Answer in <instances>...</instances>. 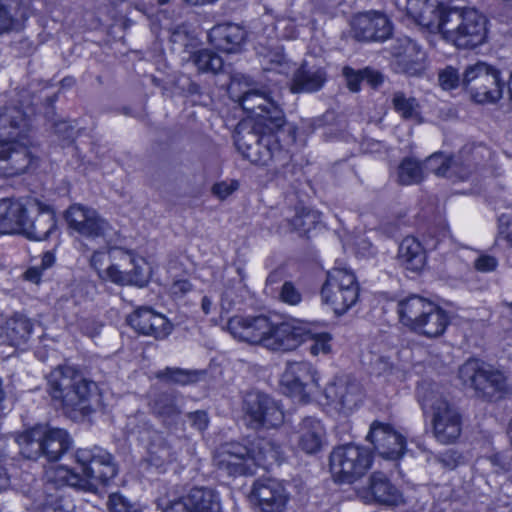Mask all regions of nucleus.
Instances as JSON below:
<instances>
[{"label":"nucleus","mask_w":512,"mask_h":512,"mask_svg":"<svg viewBox=\"0 0 512 512\" xmlns=\"http://www.w3.org/2000/svg\"><path fill=\"white\" fill-rule=\"evenodd\" d=\"M272 93V90L252 89L239 99L254 124L244 121L237 126L235 145L244 158L257 165H268L283 153L278 134L285 130V117Z\"/></svg>","instance_id":"nucleus-1"},{"label":"nucleus","mask_w":512,"mask_h":512,"mask_svg":"<svg viewBox=\"0 0 512 512\" xmlns=\"http://www.w3.org/2000/svg\"><path fill=\"white\" fill-rule=\"evenodd\" d=\"M30 120L18 107L0 106V175L23 173L31 164Z\"/></svg>","instance_id":"nucleus-2"},{"label":"nucleus","mask_w":512,"mask_h":512,"mask_svg":"<svg viewBox=\"0 0 512 512\" xmlns=\"http://www.w3.org/2000/svg\"><path fill=\"white\" fill-rule=\"evenodd\" d=\"M280 455V446L273 440L257 438L250 446L239 442L221 445L215 452L214 463L218 470L235 477L254 474L259 467L269 469Z\"/></svg>","instance_id":"nucleus-3"},{"label":"nucleus","mask_w":512,"mask_h":512,"mask_svg":"<svg viewBox=\"0 0 512 512\" xmlns=\"http://www.w3.org/2000/svg\"><path fill=\"white\" fill-rule=\"evenodd\" d=\"M96 391L97 384L71 366L57 367L48 377V392L66 413L88 414Z\"/></svg>","instance_id":"nucleus-4"},{"label":"nucleus","mask_w":512,"mask_h":512,"mask_svg":"<svg viewBox=\"0 0 512 512\" xmlns=\"http://www.w3.org/2000/svg\"><path fill=\"white\" fill-rule=\"evenodd\" d=\"M488 20L478 10L450 7L438 33L448 43L460 49H474L487 41Z\"/></svg>","instance_id":"nucleus-5"},{"label":"nucleus","mask_w":512,"mask_h":512,"mask_svg":"<svg viewBox=\"0 0 512 512\" xmlns=\"http://www.w3.org/2000/svg\"><path fill=\"white\" fill-rule=\"evenodd\" d=\"M397 312L403 326L426 338L443 335L450 323L447 311L433 301L415 294L399 300Z\"/></svg>","instance_id":"nucleus-6"},{"label":"nucleus","mask_w":512,"mask_h":512,"mask_svg":"<svg viewBox=\"0 0 512 512\" xmlns=\"http://www.w3.org/2000/svg\"><path fill=\"white\" fill-rule=\"evenodd\" d=\"M288 319L273 323L264 315H236L227 323L233 338L249 344L261 345L272 351H283Z\"/></svg>","instance_id":"nucleus-7"},{"label":"nucleus","mask_w":512,"mask_h":512,"mask_svg":"<svg viewBox=\"0 0 512 512\" xmlns=\"http://www.w3.org/2000/svg\"><path fill=\"white\" fill-rule=\"evenodd\" d=\"M419 402L432 418L433 432L442 444L453 443L461 434V415L438 390L430 385L418 388Z\"/></svg>","instance_id":"nucleus-8"},{"label":"nucleus","mask_w":512,"mask_h":512,"mask_svg":"<svg viewBox=\"0 0 512 512\" xmlns=\"http://www.w3.org/2000/svg\"><path fill=\"white\" fill-rule=\"evenodd\" d=\"M490 157L489 149L482 144H467L453 158L435 153L425 161V168L437 176L468 179Z\"/></svg>","instance_id":"nucleus-9"},{"label":"nucleus","mask_w":512,"mask_h":512,"mask_svg":"<svg viewBox=\"0 0 512 512\" xmlns=\"http://www.w3.org/2000/svg\"><path fill=\"white\" fill-rule=\"evenodd\" d=\"M21 453L29 459L45 455L48 460H57L71 445L68 433L47 425H36L17 437Z\"/></svg>","instance_id":"nucleus-10"},{"label":"nucleus","mask_w":512,"mask_h":512,"mask_svg":"<svg viewBox=\"0 0 512 512\" xmlns=\"http://www.w3.org/2000/svg\"><path fill=\"white\" fill-rule=\"evenodd\" d=\"M359 286L354 273L345 268H334L327 273L321 289L322 301L331 306L334 313H346L358 300Z\"/></svg>","instance_id":"nucleus-11"},{"label":"nucleus","mask_w":512,"mask_h":512,"mask_svg":"<svg viewBox=\"0 0 512 512\" xmlns=\"http://www.w3.org/2000/svg\"><path fill=\"white\" fill-rule=\"evenodd\" d=\"M64 218L71 233L89 241H103L109 245L116 234L114 228L99 213L82 204H73L65 212Z\"/></svg>","instance_id":"nucleus-12"},{"label":"nucleus","mask_w":512,"mask_h":512,"mask_svg":"<svg viewBox=\"0 0 512 512\" xmlns=\"http://www.w3.org/2000/svg\"><path fill=\"white\" fill-rule=\"evenodd\" d=\"M370 452L354 444L340 445L330 454V470L335 481L352 483L371 466Z\"/></svg>","instance_id":"nucleus-13"},{"label":"nucleus","mask_w":512,"mask_h":512,"mask_svg":"<svg viewBox=\"0 0 512 512\" xmlns=\"http://www.w3.org/2000/svg\"><path fill=\"white\" fill-rule=\"evenodd\" d=\"M332 335L317 325L297 319H288L283 352L293 351L303 342H309L308 351L312 356L328 355L332 351Z\"/></svg>","instance_id":"nucleus-14"},{"label":"nucleus","mask_w":512,"mask_h":512,"mask_svg":"<svg viewBox=\"0 0 512 512\" xmlns=\"http://www.w3.org/2000/svg\"><path fill=\"white\" fill-rule=\"evenodd\" d=\"M473 86V98L478 103L496 102L503 95L504 84L500 72L485 62L468 65L463 72L462 84Z\"/></svg>","instance_id":"nucleus-15"},{"label":"nucleus","mask_w":512,"mask_h":512,"mask_svg":"<svg viewBox=\"0 0 512 512\" xmlns=\"http://www.w3.org/2000/svg\"><path fill=\"white\" fill-rule=\"evenodd\" d=\"M283 392L299 402H308L319 388V376L308 362L288 363L280 380Z\"/></svg>","instance_id":"nucleus-16"},{"label":"nucleus","mask_w":512,"mask_h":512,"mask_svg":"<svg viewBox=\"0 0 512 512\" xmlns=\"http://www.w3.org/2000/svg\"><path fill=\"white\" fill-rule=\"evenodd\" d=\"M242 410L247 424L255 429L277 427L284 414L277 402L258 391L248 392L243 399Z\"/></svg>","instance_id":"nucleus-17"},{"label":"nucleus","mask_w":512,"mask_h":512,"mask_svg":"<svg viewBox=\"0 0 512 512\" xmlns=\"http://www.w3.org/2000/svg\"><path fill=\"white\" fill-rule=\"evenodd\" d=\"M459 377L464 384L470 385L489 397H494L495 393L502 394L507 391L503 373L476 359H470L460 367Z\"/></svg>","instance_id":"nucleus-18"},{"label":"nucleus","mask_w":512,"mask_h":512,"mask_svg":"<svg viewBox=\"0 0 512 512\" xmlns=\"http://www.w3.org/2000/svg\"><path fill=\"white\" fill-rule=\"evenodd\" d=\"M76 460L81 477H86L90 470L94 472L95 477H91L85 491L92 490L98 483H107L117 474V468L111 454L101 447L78 449Z\"/></svg>","instance_id":"nucleus-19"},{"label":"nucleus","mask_w":512,"mask_h":512,"mask_svg":"<svg viewBox=\"0 0 512 512\" xmlns=\"http://www.w3.org/2000/svg\"><path fill=\"white\" fill-rule=\"evenodd\" d=\"M289 500V492L280 480L260 478L253 483L250 501L260 512H284Z\"/></svg>","instance_id":"nucleus-20"},{"label":"nucleus","mask_w":512,"mask_h":512,"mask_svg":"<svg viewBox=\"0 0 512 512\" xmlns=\"http://www.w3.org/2000/svg\"><path fill=\"white\" fill-rule=\"evenodd\" d=\"M327 404L343 413L355 409L362 400L361 385L349 376L335 378L324 389Z\"/></svg>","instance_id":"nucleus-21"},{"label":"nucleus","mask_w":512,"mask_h":512,"mask_svg":"<svg viewBox=\"0 0 512 512\" xmlns=\"http://www.w3.org/2000/svg\"><path fill=\"white\" fill-rule=\"evenodd\" d=\"M450 7L447 0H407L406 11L415 23L438 33Z\"/></svg>","instance_id":"nucleus-22"},{"label":"nucleus","mask_w":512,"mask_h":512,"mask_svg":"<svg viewBox=\"0 0 512 512\" xmlns=\"http://www.w3.org/2000/svg\"><path fill=\"white\" fill-rule=\"evenodd\" d=\"M164 512H221L220 497L211 488L195 487L186 496L171 502Z\"/></svg>","instance_id":"nucleus-23"},{"label":"nucleus","mask_w":512,"mask_h":512,"mask_svg":"<svg viewBox=\"0 0 512 512\" xmlns=\"http://www.w3.org/2000/svg\"><path fill=\"white\" fill-rule=\"evenodd\" d=\"M375 450L385 459L397 460L405 451V438L390 425L373 422L367 435Z\"/></svg>","instance_id":"nucleus-24"},{"label":"nucleus","mask_w":512,"mask_h":512,"mask_svg":"<svg viewBox=\"0 0 512 512\" xmlns=\"http://www.w3.org/2000/svg\"><path fill=\"white\" fill-rule=\"evenodd\" d=\"M57 229L56 217L52 208L37 199H30V214L23 234L28 238L43 241Z\"/></svg>","instance_id":"nucleus-25"},{"label":"nucleus","mask_w":512,"mask_h":512,"mask_svg":"<svg viewBox=\"0 0 512 512\" xmlns=\"http://www.w3.org/2000/svg\"><path fill=\"white\" fill-rule=\"evenodd\" d=\"M352 32L360 41H384L391 35V24L381 13H364L352 20Z\"/></svg>","instance_id":"nucleus-26"},{"label":"nucleus","mask_w":512,"mask_h":512,"mask_svg":"<svg viewBox=\"0 0 512 512\" xmlns=\"http://www.w3.org/2000/svg\"><path fill=\"white\" fill-rule=\"evenodd\" d=\"M30 214V199H0V233L23 234Z\"/></svg>","instance_id":"nucleus-27"},{"label":"nucleus","mask_w":512,"mask_h":512,"mask_svg":"<svg viewBox=\"0 0 512 512\" xmlns=\"http://www.w3.org/2000/svg\"><path fill=\"white\" fill-rule=\"evenodd\" d=\"M115 256H121L124 266L120 269L121 281H117L118 285H135L138 287L145 286L150 278V267L146 260L135 255L131 251H116Z\"/></svg>","instance_id":"nucleus-28"},{"label":"nucleus","mask_w":512,"mask_h":512,"mask_svg":"<svg viewBox=\"0 0 512 512\" xmlns=\"http://www.w3.org/2000/svg\"><path fill=\"white\" fill-rule=\"evenodd\" d=\"M401 51L395 52L394 69L410 76L421 74L425 69L426 53L414 41L406 39Z\"/></svg>","instance_id":"nucleus-29"},{"label":"nucleus","mask_w":512,"mask_h":512,"mask_svg":"<svg viewBox=\"0 0 512 512\" xmlns=\"http://www.w3.org/2000/svg\"><path fill=\"white\" fill-rule=\"evenodd\" d=\"M116 251H125L117 247L96 250L90 258V265L95 269L99 278L117 284L121 281L120 269L124 266L121 256H115Z\"/></svg>","instance_id":"nucleus-30"},{"label":"nucleus","mask_w":512,"mask_h":512,"mask_svg":"<svg viewBox=\"0 0 512 512\" xmlns=\"http://www.w3.org/2000/svg\"><path fill=\"white\" fill-rule=\"evenodd\" d=\"M245 37V30L233 23L219 24L213 27L209 33V38L214 46L226 53L236 52Z\"/></svg>","instance_id":"nucleus-31"},{"label":"nucleus","mask_w":512,"mask_h":512,"mask_svg":"<svg viewBox=\"0 0 512 512\" xmlns=\"http://www.w3.org/2000/svg\"><path fill=\"white\" fill-rule=\"evenodd\" d=\"M325 428L319 419L306 417L298 430V446L307 454L317 453L324 442Z\"/></svg>","instance_id":"nucleus-32"},{"label":"nucleus","mask_w":512,"mask_h":512,"mask_svg":"<svg viewBox=\"0 0 512 512\" xmlns=\"http://www.w3.org/2000/svg\"><path fill=\"white\" fill-rule=\"evenodd\" d=\"M326 81V73L321 67L301 65L294 73L290 87L293 93H310L322 88Z\"/></svg>","instance_id":"nucleus-33"},{"label":"nucleus","mask_w":512,"mask_h":512,"mask_svg":"<svg viewBox=\"0 0 512 512\" xmlns=\"http://www.w3.org/2000/svg\"><path fill=\"white\" fill-rule=\"evenodd\" d=\"M93 471H89L86 477H81L80 471H74L66 466L51 464L45 471L48 482L57 487L68 485L73 488L87 489L91 477H95Z\"/></svg>","instance_id":"nucleus-34"},{"label":"nucleus","mask_w":512,"mask_h":512,"mask_svg":"<svg viewBox=\"0 0 512 512\" xmlns=\"http://www.w3.org/2000/svg\"><path fill=\"white\" fill-rule=\"evenodd\" d=\"M365 497L369 500L373 499L379 503L388 505H397L403 501L402 495L398 489L380 472L374 473L370 477L368 491Z\"/></svg>","instance_id":"nucleus-35"},{"label":"nucleus","mask_w":512,"mask_h":512,"mask_svg":"<svg viewBox=\"0 0 512 512\" xmlns=\"http://www.w3.org/2000/svg\"><path fill=\"white\" fill-rule=\"evenodd\" d=\"M32 322L21 314H14L1 327L0 337L11 346L27 342L32 333Z\"/></svg>","instance_id":"nucleus-36"},{"label":"nucleus","mask_w":512,"mask_h":512,"mask_svg":"<svg viewBox=\"0 0 512 512\" xmlns=\"http://www.w3.org/2000/svg\"><path fill=\"white\" fill-rule=\"evenodd\" d=\"M398 258L400 263L413 272L421 271L426 264V253L418 239L405 237L399 245Z\"/></svg>","instance_id":"nucleus-37"},{"label":"nucleus","mask_w":512,"mask_h":512,"mask_svg":"<svg viewBox=\"0 0 512 512\" xmlns=\"http://www.w3.org/2000/svg\"><path fill=\"white\" fill-rule=\"evenodd\" d=\"M394 110L405 119H417L419 117V104L414 97L407 96L397 91L392 96Z\"/></svg>","instance_id":"nucleus-38"},{"label":"nucleus","mask_w":512,"mask_h":512,"mask_svg":"<svg viewBox=\"0 0 512 512\" xmlns=\"http://www.w3.org/2000/svg\"><path fill=\"white\" fill-rule=\"evenodd\" d=\"M192 60L200 72L218 73L223 67L222 58L208 49L197 51Z\"/></svg>","instance_id":"nucleus-39"},{"label":"nucleus","mask_w":512,"mask_h":512,"mask_svg":"<svg viewBox=\"0 0 512 512\" xmlns=\"http://www.w3.org/2000/svg\"><path fill=\"white\" fill-rule=\"evenodd\" d=\"M398 178L403 185L419 183L423 179L421 165L411 158L404 159L398 169Z\"/></svg>","instance_id":"nucleus-40"},{"label":"nucleus","mask_w":512,"mask_h":512,"mask_svg":"<svg viewBox=\"0 0 512 512\" xmlns=\"http://www.w3.org/2000/svg\"><path fill=\"white\" fill-rule=\"evenodd\" d=\"M321 220V215L314 210L301 208L296 212L294 218L290 221L292 230L299 233L309 232Z\"/></svg>","instance_id":"nucleus-41"},{"label":"nucleus","mask_w":512,"mask_h":512,"mask_svg":"<svg viewBox=\"0 0 512 512\" xmlns=\"http://www.w3.org/2000/svg\"><path fill=\"white\" fill-rule=\"evenodd\" d=\"M175 459L170 446L162 438L149 447V462L151 465L160 468Z\"/></svg>","instance_id":"nucleus-42"},{"label":"nucleus","mask_w":512,"mask_h":512,"mask_svg":"<svg viewBox=\"0 0 512 512\" xmlns=\"http://www.w3.org/2000/svg\"><path fill=\"white\" fill-rule=\"evenodd\" d=\"M154 412L166 422H174L180 414L176 399L169 395H162L153 404Z\"/></svg>","instance_id":"nucleus-43"},{"label":"nucleus","mask_w":512,"mask_h":512,"mask_svg":"<svg viewBox=\"0 0 512 512\" xmlns=\"http://www.w3.org/2000/svg\"><path fill=\"white\" fill-rule=\"evenodd\" d=\"M151 320L146 336H152L155 339H165L171 334L173 325L163 314L153 310Z\"/></svg>","instance_id":"nucleus-44"},{"label":"nucleus","mask_w":512,"mask_h":512,"mask_svg":"<svg viewBox=\"0 0 512 512\" xmlns=\"http://www.w3.org/2000/svg\"><path fill=\"white\" fill-rule=\"evenodd\" d=\"M264 70L267 72H276L279 74H288L292 70L291 63L286 56L277 51L271 55L263 57Z\"/></svg>","instance_id":"nucleus-45"},{"label":"nucleus","mask_w":512,"mask_h":512,"mask_svg":"<svg viewBox=\"0 0 512 512\" xmlns=\"http://www.w3.org/2000/svg\"><path fill=\"white\" fill-rule=\"evenodd\" d=\"M152 314L153 309L151 308H139L128 317V323L135 331H137L140 334L146 335V333L148 332L150 321H152Z\"/></svg>","instance_id":"nucleus-46"},{"label":"nucleus","mask_w":512,"mask_h":512,"mask_svg":"<svg viewBox=\"0 0 512 512\" xmlns=\"http://www.w3.org/2000/svg\"><path fill=\"white\" fill-rule=\"evenodd\" d=\"M438 81L444 90H453L462 82L460 73L452 66H447L438 73Z\"/></svg>","instance_id":"nucleus-47"},{"label":"nucleus","mask_w":512,"mask_h":512,"mask_svg":"<svg viewBox=\"0 0 512 512\" xmlns=\"http://www.w3.org/2000/svg\"><path fill=\"white\" fill-rule=\"evenodd\" d=\"M18 26V21L10 6L0 0V36Z\"/></svg>","instance_id":"nucleus-48"},{"label":"nucleus","mask_w":512,"mask_h":512,"mask_svg":"<svg viewBox=\"0 0 512 512\" xmlns=\"http://www.w3.org/2000/svg\"><path fill=\"white\" fill-rule=\"evenodd\" d=\"M239 188L236 180H224L215 183L212 188V194L220 200H225Z\"/></svg>","instance_id":"nucleus-49"},{"label":"nucleus","mask_w":512,"mask_h":512,"mask_svg":"<svg viewBox=\"0 0 512 512\" xmlns=\"http://www.w3.org/2000/svg\"><path fill=\"white\" fill-rule=\"evenodd\" d=\"M280 298L284 303H287L289 305H297L302 300L300 292L295 288V286L291 282H285L282 285Z\"/></svg>","instance_id":"nucleus-50"},{"label":"nucleus","mask_w":512,"mask_h":512,"mask_svg":"<svg viewBox=\"0 0 512 512\" xmlns=\"http://www.w3.org/2000/svg\"><path fill=\"white\" fill-rule=\"evenodd\" d=\"M108 503L111 512H135L130 501L121 494H111Z\"/></svg>","instance_id":"nucleus-51"},{"label":"nucleus","mask_w":512,"mask_h":512,"mask_svg":"<svg viewBox=\"0 0 512 512\" xmlns=\"http://www.w3.org/2000/svg\"><path fill=\"white\" fill-rule=\"evenodd\" d=\"M343 75L346 78L350 91L357 92L360 90V84L364 82L363 70L355 71L350 67H344Z\"/></svg>","instance_id":"nucleus-52"},{"label":"nucleus","mask_w":512,"mask_h":512,"mask_svg":"<svg viewBox=\"0 0 512 512\" xmlns=\"http://www.w3.org/2000/svg\"><path fill=\"white\" fill-rule=\"evenodd\" d=\"M497 260L490 255H480L474 262V267L477 271L487 273L495 270L497 267Z\"/></svg>","instance_id":"nucleus-53"},{"label":"nucleus","mask_w":512,"mask_h":512,"mask_svg":"<svg viewBox=\"0 0 512 512\" xmlns=\"http://www.w3.org/2000/svg\"><path fill=\"white\" fill-rule=\"evenodd\" d=\"M276 30L280 31L282 36L287 39H293L297 36V28L290 19H280L276 22Z\"/></svg>","instance_id":"nucleus-54"},{"label":"nucleus","mask_w":512,"mask_h":512,"mask_svg":"<svg viewBox=\"0 0 512 512\" xmlns=\"http://www.w3.org/2000/svg\"><path fill=\"white\" fill-rule=\"evenodd\" d=\"M157 376L180 384H185L188 380L187 375L180 369L166 368Z\"/></svg>","instance_id":"nucleus-55"},{"label":"nucleus","mask_w":512,"mask_h":512,"mask_svg":"<svg viewBox=\"0 0 512 512\" xmlns=\"http://www.w3.org/2000/svg\"><path fill=\"white\" fill-rule=\"evenodd\" d=\"M191 424L199 431H204L209 424V418L205 411H195L188 415Z\"/></svg>","instance_id":"nucleus-56"},{"label":"nucleus","mask_w":512,"mask_h":512,"mask_svg":"<svg viewBox=\"0 0 512 512\" xmlns=\"http://www.w3.org/2000/svg\"><path fill=\"white\" fill-rule=\"evenodd\" d=\"M192 289V284L186 279L174 280L169 291L175 297H182Z\"/></svg>","instance_id":"nucleus-57"},{"label":"nucleus","mask_w":512,"mask_h":512,"mask_svg":"<svg viewBox=\"0 0 512 512\" xmlns=\"http://www.w3.org/2000/svg\"><path fill=\"white\" fill-rule=\"evenodd\" d=\"M500 234L507 240L512 248V217L501 215L499 218Z\"/></svg>","instance_id":"nucleus-58"},{"label":"nucleus","mask_w":512,"mask_h":512,"mask_svg":"<svg viewBox=\"0 0 512 512\" xmlns=\"http://www.w3.org/2000/svg\"><path fill=\"white\" fill-rule=\"evenodd\" d=\"M364 82L369 84L371 87L376 88L383 82V75L378 71L370 68L363 69Z\"/></svg>","instance_id":"nucleus-59"},{"label":"nucleus","mask_w":512,"mask_h":512,"mask_svg":"<svg viewBox=\"0 0 512 512\" xmlns=\"http://www.w3.org/2000/svg\"><path fill=\"white\" fill-rule=\"evenodd\" d=\"M43 271L44 270L40 266L30 267L25 272V278H26V280H28L30 282L38 283L41 279Z\"/></svg>","instance_id":"nucleus-60"},{"label":"nucleus","mask_w":512,"mask_h":512,"mask_svg":"<svg viewBox=\"0 0 512 512\" xmlns=\"http://www.w3.org/2000/svg\"><path fill=\"white\" fill-rule=\"evenodd\" d=\"M54 262H55L54 254L52 252L48 251L43 254L40 267L43 270H46V269L52 267Z\"/></svg>","instance_id":"nucleus-61"},{"label":"nucleus","mask_w":512,"mask_h":512,"mask_svg":"<svg viewBox=\"0 0 512 512\" xmlns=\"http://www.w3.org/2000/svg\"><path fill=\"white\" fill-rule=\"evenodd\" d=\"M9 484V478L3 467L0 466V490L5 489Z\"/></svg>","instance_id":"nucleus-62"},{"label":"nucleus","mask_w":512,"mask_h":512,"mask_svg":"<svg viewBox=\"0 0 512 512\" xmlns=\"http://www.w3.org/2000/svg\"><path fill=\"white\" fill-rule=\"evenodd\" d=\"M201 307L205 314H209L212 308V300L208 296H204L202 298Z\"/></svg>","instance_id":"nucleus-63"},{"label":"nucleus","mask_w":512,"mask_h":512,"mask_svg":"<svg viewBox=\"0 0 512 512\" xmlns=\"http://www.w3.org/2000/svg\"><path fill=\"white\" fill-rule=\"evenodd\" d=\"M185 2L191 4V5H208V4H213L214 2H216L217 0H184Z\"/></svg>","instance_id":"nucleus-64"}]
</instances>
